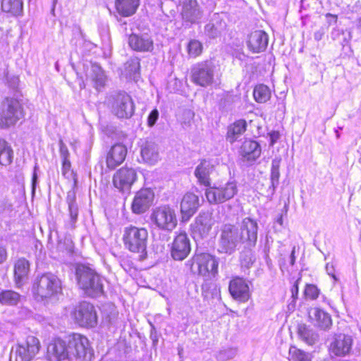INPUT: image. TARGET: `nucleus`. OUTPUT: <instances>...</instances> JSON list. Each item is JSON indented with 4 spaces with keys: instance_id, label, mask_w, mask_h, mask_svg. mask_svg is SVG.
<instances>
[{
    "instance_id": "864d4df0",
    "label": "nucleus",
    "mask_w": 361,
    "mask_h": 361,
    "mask_svg": "<svg viewBox=\"0 0 361 361\" xmlns=\"http://www.w3.org/2000/svg\"><path fill=\"white\" fill-rule=\"evenodd\" d=\"M37 166L35 167L34 172L32 173V192L34 194L36 188V185L37 183V175L36 172Z\"/></svg>"
},
{
    "instance_id": "7c9ffc66",
    "label": "nucleus",
    "mask_w": 361,
    "mask_h": 361,
    "mask_svg": "<svg viewBox=\"0 0 361 361\" xmlns=\"http://www.w3.org/2000/svg\"><path fill=\"white\" fill-rule=\"evenodd\" d=\"M247 123L244 119H239L228 126L226 134V140L231 144L238 141L245 132Z\"/></svg>"
},
{
    "instance_id": "b1692460",
    "label": "nucleus",
    "mask_w": 361,
    "mask_h": 361,
    "mask_svg": "<svg viewBox=\"0 0 361 361\" xmlns=\"http://www.w3.org/2000/svg\"><path fill=\"white\" fill-rule=\"evenodd\" d=\"M199 207V197L194 193L187 192L180 202L182 220L187 221L195 213Z\"/></svg>"
},
{
    "instance_id": "49530a36",
    "label": "nucleus",
    "mask_w": 361,
    "mask_h": 361,
    "mask_svg": "<svg viewBox=\"0 0 361 361\" xmlns=\"http://www.w3.org/2000/svg\"><path fill=\"white\" fill-rule=\"evenodd\" d=\"M289 354L293 361H310V355L295 347H291Z\"/></svg>"
},
{
    "instance_id": "a19ab883",
    "label": "nucleus",
    "mask_w": 361,
    "mask_h": 361,
    "mask_svg": "<svg viewBox=\"0 0 361 361\" xmlns=\"http://www.w3.org/2000/svg\"><path fill=\"white\" fill-rule=\"evenodd\" d=\"M188 55L192 58L199 56L203 49L202 43L197 39H191L187 47Z\"/></svg>"
},
{
    "instance_id": "393cba45",
    "label": "nucleus",
    "mask_w": 361,
    "mask_h": 361,
    "mask_svg": "<svg viewBox=\"0 0 361 361\" xmlns=\"http://www.w3.org/2000/svg\"><path fill=\"white\" fill-rule=\"evenodd\" d=\"M309 317L311 322L321 329L328 330L332 325L330 314L319 308H311L309 311Z\"/></svg>"
},
{
    "instance_id": "f8f14e48",
    "label": "nucleus",
    "mask_w": 361,
    "mask_h": 361,
    "mask_svg": "<svg viewBox=\"0 0 361 361\" xmlns=\"http://www.w3.org/2000/svg\"><path fill=\"white\" fill-rule=\"evenodd\" d=\"M40 343L38 338L29 336L13 348L15 361H31L39 353Z\"/></svg>"
},
{
    "instance_id": "de8ad7c7",
    "label": "nucleus",
    "mask_w": 361,
    "mask_h": 361,
    "mask_svg": "<svg viewBox=\"0 0 361 361\" xmlns=\"http://www.w3.org/2000/svg\"><path fill=\"white\" fill-rule=\"evenodd\" d=\"M319 290L313 284H308L305 289V297L310 300H316L319 295Z\"/></svg>"
},
{
    "instance_id": "7ed1b4c3",
    "label": "nucleus",
    "mask_w": 361,
    "mask_h": 361,
    "mask_svg": "<svg viewBox=\"0 0 361 361\" xmlns=\"http://www.w3.org/2000/svg\"><path fill=\"white\" fill-rule=\"evenodd\" d=\"M149 219L152 226L162 231L171 232L178 225L176 210L169 204L154 207L152 210Z\"/></svg>"
},
{
    "instance_id": "37998d69",
    "label": "nucleus",
    "mask_w": 361,
    "mask_h": 361,
    "mask_svg": "<svg viewBox=\"0 0 361 361\" xmlns=\"http://www.w3.org/2000/svg\"><path fill=\"white\" fill-rule=\"evenodd\" d=\"M280 163L281 159L275 158L272 160L271 170V182L273 188L276 187L279 184V179L280 177Z\"/></svg>"
},
{
    "instance_id": "69168bd1",
    "label": "nucleus",
    "mask_w": 361,
    "mask_h": 361,
    "mask_svg": "<svg viewBox=\"0 0 361 361\" xmlns=\"http://www.w3.org/2000/svg\"><path fill=\"white\" fill-rule=\"evenodd\" d=\"M71 250H72V246H71V245H69L66 248V250L67 252H71Z\"/></svg>"
},
{
    "instance_id": "8fccbe9b",
    "label": "nucleus",
    "mask_w": 361,
    "mask_h": 361,
    "mask_svg": "<svg viewBox=\"0 0 361 361\" xmlns=\"http://www.w3.org/2000/svg\"><path fill=\"white\" fill-rule=\"evenodd\" d=\"M13 204L7 199L0 200V214L4 212H10L12 210Z\"/></svg>"
},
{
    "instance_id": "9d476101",
    "label": "nucleus",
    "mask_w": 361,
    "mask_h": 361,
    "mask_svg": "<svg viewBox=\"0 0 361 361\" xmlns=\"http://www.w3.org/2000/svg\"><path fill=\"white\" fill-rule=\"evenodd\" d=\"M71 315L75 322L80 326L92 328L97 324L96 310L90 302H80L73 308Z\"/></svg>"
},
{
    "instance_id": "5fc2aeb1",
    "label": "nucleus",
    "mask_w": 361,
    "mask_h": 361,
    "mask_svg": "<svg viewBox=\"0 0 361 361\" xmlns=\"http://www.w3.org/2000/svg\"><path fill=\"white\" fill-rule=\"evenodd\" d=\"M279 137H280V135H279V132H276V131L271 132L270 133V145L273 146L277 142V140L279 139Z\"/></svg>"
},
{
    "instance_id": "f257e3e1",
    "label": "nucleus",
    "mask_w": 361,
    "mask_h": 361,
    "mask_svg": "<svg viewBox=\"0 0 361 361\" xmlns=\"http://www.w3.org/2000/svg\"><path fill=\"white\" fill-rule=\"evenodd\" d=\"M75 275L78 286L87 295L97 297L103 293L102 279L92 269L84 264H78Z\"/></svg>"
},
{
    "instance_id": "c756f323",
    "label": "nucleus",
    "mask_w": 361,
    "mask_h": 361,
    "mask_svg": "<svg viewBox=\"0 0 361 361\" xmlns=\"http://www.w3.org/2000/svg\"><path fill=\"white\" fill-rule=\"evenodd\" d=\"M140 60L137 57L130 58L123 65L121 75L128 80H137L140 77Z\"/></svg>"
},
{
    "instance_id": "dca6fc26",
    "label": "nucleus",
    "mask_w": 361,
    "mask_h": 361,
    "mask_svg": "<svg viewBox=\"0 0 361 361\" xmlns=\"http://www.w3.org/2000/svg\"><path fill=\"white\" fill-rule=\"evenodd\" d=\"M46 357L48 361H66L71 359L68 343L61 338L51 340L47 347Z\"/></svg>"
},
{
    "instance_id": "a878e982",
    "label": "nucleus",
    "mask_w": 361,
    "mask_h": 361,
    "mask_svg": "<svg viewBox=\"0 0 361 361\" xmlns=\"http://www.w3.org/2000/svg\"><path fill=\"white\" fill-rule=\"evenodd\" d=\"M268 35L262 30H255L248 37L247 47L254 53H259L267 48Z\"/></svg>"
},
{
    "instance_id": "a211bd4d",
    "label": "nucleus",
    "mask_w": 361,
    "mask_h": 361,
    "mask_svg": "<svg viewBox=\"0 0 361 361\" xmlns=\"http://www.w3.org/2000/svg\"><path fill=\"white\" fill-rule=\"evenodd\" d=\"M154 197V194L151 189H141L133 198L131 204L132 212L136 214L145 213L152 204Z\"/></svg>"
},
{
    "instance_id": "2f4dec72",
    "label": "nucleus",
    "mask_w": 361,
    "mask_h": 361,
    "mask_svg": "<svg viewBox=\"0 0 361 361\" xmlns=\"http://www.w3.org/2000/svg\"><path fill=\"white\" fill-rule=\"evenodd\" d=\"M30 263L24 258L19 259L14 266L15 281L18 287L22 286L27 279Z\"/></svg>"
},
{
    "instance_id": "bb28decb",
    "label": "nucleus",
    "mask_w": 361,
    "mask_h": 361,
    "mask_svg": "<svg viewBox=\"0 0 361 361\" xmlns=\"http://www.w3.org/2000/svg\"><path fill=\"white\" fill-rule=\"evenodd\" d=\"M182 6L183 18L191 23L197 22L201 18V13L196 0H180Z\"/></svg>"
},
{
    "instance_id": "5701e85b",
    "label": "nucleus",
    "mask_w": 361,
    "mask_h": 361,
    "mask_svg": "<svg viewBox=\"0 0 361 361\" xmlns=\"http://www.w3.org/2000/svg\"><path fill=\"white\" fill-rule=\"evenodd\" d=\"M140 157L143 163L154 165L160 160L158 145L152 140H145L140 145Z\"/></svg>"
},
{
    "instance_id": "774afa93",
    "label": "nucleus",
    "mask_w": 361,
    "mask_h": 361,
    "mask_svg": "<svg viewBox=\"0 0 361 361\" xmlns=\"http://www.w3.org/2000/svg\"><path fill=\"white\" fill-rule=\"evenodd\" d=\"M322 361H332V360L331 359H324V360H323Z\"/></svg>"
},
{
    "instance_id": "0e129e2a",
    "label": "nucleus",
    "mask_w": 361,
    "mask_h": 361,
    "mask_svg": "<svg viewBox=\"0 0 361 361\" xmlns=\"http://www.w3.org/2000/svg\"><path fill=\"white\" fill-rule=\"evenodd\" d=\"M277 222L280 224V225H282L283 224V219H282V216H281L278 219H277Z\"/></svg>"
},
{
    "instance_id": "ea45409f",
    "label": "nucleus",
    "mask_w": 361,
    "mask_h": 361,
    "mask_svg": "<svg viewBox=\"0 0 361 361\" xmlns=\"http://www.w3.org/2000/svg\"><path fill=\"white\" fill-rule=\"evenodd\" d=\"M253 96L258 103H264L270 99L271 91L267 85H258L254 89Z\"/></svg>"
},
{
    "instance_id": "0eeeda50",
    "label": "nucleus",
    "mask_w": 361,
    "mask_h": 361,
    "mask_svg": "<svg viewBox=\"0 0 361 361\" xmlns=\"http://www.w3.org/2000/svg\"><path fill=\"white\" fill-rule=\"evenodd\" d=\"M68 345L71 352V357L82 361H90L94 352L90 346L88 338L80 334H72L68 337Z\"/></svg>"
},
{
    "instance_id": "39448f33",
    "label": "nucleus",
    "mask_w": 361,
    "mask_h": 361,
    "mask_svg": "<svg viewBox=\"0 0 361 361\" xmlns=\"http://www.w3.org/2000/svg\"><path fill=\"white\" fill-rule=\"evenodd\" d=\"M188 263H190V269L194 274L215 276L218 273L219 262L209 253H196Z\"/></svg>"
},
{
    "instance_id": "20e7f679",
    "label": "nucleus",
    "mask_w": 361,
    "mask_h": 361,
    "mask_svg": "<svg viewBox=\"0 0 361 361\" xmlns=\"http://www.w3.org/2000/svg\"><path fill=\"white\" fill-rule=\"evenodd\" d=\"M61 290V284L59 278L54 274L47 273L35 279L32 292L36 299L51 298Z\"/></svg>"
},
{
    "instance_id": "603ef678",
    "label": "nucleus",
    "mask_w": 361,
    "mask_h": 361,
    "mask_svg": "<svg viewBox=\"0 0 361 361\" xmlns=\"http://www.w3.org/2000/svg\"><path fill=\"white\" fill-rule=\"evenodd\" d=\"M71 166L69 159L66 157H64L62 163V171L64 175L70 170Z\"/></svg>"
},
{
    "instance_id": "338daca9",
    "label": "nucleus",
    "mask_w": 361,
    "mask_h": 361,
    "mask_svg": "<svg viewBox=\"0 0 361 361\" xmlns=\"http://www.w3.org/2000/svg\"><path fill=\"white\" fill-rule=\"evenodd\" d=\"M358 27L361 28V17L358 19Z\"/></svg>"
},
{
    "instance_id": "1a4fd4ad",
    "label": "nucleus",
    "mask_w": 361,
    "mask_h": 361,
    "mask_svg": "<svg viewBox=\"0 0 361 361\" xmlns=\"http://www.w3.org/2000/svg\"><path fill=\"white\" fill-rule=\"evenodd\" d=\"M238 192L235 181H228L218 186L214 185L206 189L205 195L211 204H221L232 199Z\"/></svg>"
},
{
    "instance_id": "4468645a",
    "label": "nucleus",
    "mask_w": 361,
    "mask_h": 361,
    "mask_svg": "<svg viewBox=\"0 0 361 361\" xmlns=\"http://www.w3.org/2000/svg\"><path fill=\"white\" fill-rule=\"evenodd\" d=\"M241 242L238 228L231 224H226L221 230L218 250L221 253L231 254L237 245Z\"/></svg>"
},
{
    "instance_id": "79ce46f5",
    "label": "nucleus",
    "mask_w": 361,
    "mask_h": 361,
    "mask_svg": "<svg viewBox=\"0 0 361 361\" xmlns=\"http://www.w3.org/2000/svg\"><path fill=\"white\" fill-rule=\"evenodd\" d=\"M225 27V23H220L219 25L214 23H209L205 25L204 32L210 38H215L219 36L223 28Z\"/></svg>"
},
{
    "instance_id": "4be33fe9",
    "label": "nucleus",
    "mask_w": 361,
    "mask_h": 361,
    "mask_svg": "<svg viewBox=\"0 0 361 361\" xmlns=\"http://www.w3.org/2000/svg\"><path fill=\"white\" fill-rule=\"evenodd\" d=\"M128 44L130 48L137 51H152L154 42L148 33H133L128 37Z\"/></svg>"
},
{
    "instance_id": "09e8293b",
    "label": "nucleus",
    "mask_w": 361,
    "mask_h": 361,
    "mask_svg": "<svg viewBox=\"0 0 361 361\" xmlns=\"http://www.w3.org/2000/svg\"><path fill=\"white\" fill-rule=\"evenodd\" d=\"M159 113L157 109H153L148 116L147 125L152 127L159 118Z\"/></svg>"
},
{
    "instance_id": "6e6552de",
    "label": "nucleus",
    "mask_w": 361,
    "mask_h": 361,
    "mask_svg": "<svg viewBox=\"0 0 361 361\" xmlns=\"http://www.w3.org/2000/svg\"><path fill=\"white\" fill-rule=\"evenodd\" d=\"M215 65L212 61L195 63L191 68L192 81L201 87L211 85L214 81Z\"/></svg>"
},
{
    "instance_id": "f03ea898",
    "label": "nucleus",
    "mask_w": 361,
    "mask_h": 361,
    "mask_svg": "<svg viewBox=\"0 0 361 361\" xmlns=\"http://www.w3.org/2000/svg\"><path fill=\"white\" fill-rule=\"evenodd\" d=\"M123 241L126 248L130 252L139 253L142 258L146 257L148 231L145 228L133 225L125 227Z\"/></svg>"
},
{
    "instance_id": "6ab92c4d",
    "label": "nucleus",
    "mask_w": 361,
    "mask_h": 361,
    "mask_svg": "<svg viewBox=\"0 0 361 361\" xmlns=\"http://www.w3.org/2000/svg\"><path fill=\"white\" fill-rule=\"evenodd\" d=\"M353 342L350 336L341 334L336 335L330 343L329 352L335 356H345L350 353Z\"/></svg>"
},
{
    "instance_id": "bf43d9fd",
    "label": "nucleus",
    "mask_w": 361,
    "mask_h": 361,
    "mask_svg": "<svg viewBox=\"0 0 361 361\" xmlns=\"http://www.w3.org/2000/svg\"><path fill=\"white\" fill-rule=\"evenodd\" d=\"M7 258V252L4 247H0V264L3 263Z\"/></svg>"
},
{
    "instance_id": "72a5a7b5",
    "label": "nucleus",
    "mask_w": 361,
    "mask_h": 361,
    "mask_svg": "<svg viewBox=\"0 0 361 361\" xmlns=\"http://www.w3.org/2000/svg\"><path fill=\"white\" fill-rule=\"evenodd\" d=\"M87 79L90 80L94 87L98 91L105 85L106 76L101 67L98 65H92L91 71L87 75Z\"/></svg>"
},
{
    "instance_id": "473e14b6",
    "label": "nucleus",
    "mask_w": 361,
    "mask_h": 361,
    "mask_svg": "<svg viewBox=\"0 0 361 361\" xmlns=\"http://www.w3.org/2000/svg\"><path fill=\"white\" fill-rule=\"evenodd\" d=\"M212 171V166L210 162L203 160L196 167L195 171V176L197 178L198 182L204 185L209 186L210 184L209 175Z\"/></svg>"
},
{
    "instance_id": "680f3d73",
    "label": "nucleus",
    "mask_w": 361,
    "mask_h": 361,
    "mask_svg": "<svg viewBox=\"0 0 361 361\" xmlns=\"http://www.w3.org/2000/svg\"><path fill=\"white\" fill-rule=\"evenodd\" d=\"M340 35L339 33V30H336V29H334L332 32H331V37L334 40L336 39H337V36H338Z\"/></svg>"
},
{
    "instance_id": "4d7b16f0",
    "label": "nucleus",
    "mask_w": 361,
    "mask_h": 361,
    "mask_svg": "<svg viewBox=\"0 0 361 361\" xmlns=\"http://www.w3.org/2000/svg\"><path fill=\"white\" fill-rule=\"evenodd\" d=\"M291 293H292V298H293V300H295L298 298V281H296L295 283V284L293 285V286L291 288Z\"/></svg>"
},
{
    "instance_id": "c03bdc74",
    "label": "nucleus",
    "mask_w": 361,
    "mask_h": 361,
    "mask_svg": "<svg viewBox=\"0 0 361 361\" xmlns=\"http://www.w3.org/2000/svg\"><path fill=\"white\" fill-rule=\"evenodd\" d=\"M237 352L238 350L235 348H224L217 353L216 358L219 361H227L235 357Z\"/></svg>"
},
{
    "instance_id": "a18cd8bd",
    "label": "nucleus",
    "mask_w": 361,
    "mask_h": 361,
    "mask_svg": "<svg viewBox=\"0 0 361 361\" xmlns=\"http://www.w3.org/2000/svg\"><path fill=\"white\" fill-rule=\"evenodd\" d=\"M298 334L308 344H312L317 339V335L305 325L299 326Z\"/></svg>"
},
{
    "instance_id": "3c124183",
    "label": "nucleus",
    "mask_w": 361,
    "mask_h": 361,
    "mask_svg": "<svg viewBox=\"0 0 361 361\" xmlns=\"http://www.w3.org/2000/svg\"><path fill=\"white\" fill-rule=\"evenodd\" d=\"M326 271L328 275L331 276L332 279L335 281H337L338 280V279L337 278V276L335 274V268H334V264L332 263H327L326 264Z\"/></svg>"
},
{
    "instance_id": "e433bc0d",
    "label": "nucleus",
    "mask_w": 361,
    "mask_h": 361,
    "mask_svg": "<svg viewBox=\"0 0 361 361\" xmlns=\"http://www.w3.org/2000/svg\"><path fill=\"white\" fill-rule=\"evenodd\" d=\"M13 159V150L8 143L0 139V164L7 166Z\"/></svg>"
},
{
    "instance_id": "2eb2a0df",
    "label": "nucleus",
    "mask_w": 361,
    "mask_h": 361,
    "mask_svg": "<svg viewBox=\"0 0 361 361\" xmlns=\"http://www.w3.org/2000/svg\"><path fill=\"white\" fill-rule=\"evenodd\" d=\"M137 178V174L135 169L122 167L114 174L113 184L119 191L128 193Z\"/></svg>"
},
{
    "instance_id": "4c0bfd02",
    "label": "nucleus",
    "mask_w": 361,
    "mask_h": 361,
    "mask_svg": "<svg viewBox=\"0 0 361 361\" xmlns=\"http://www.w3.org/2000/svg\"><path fill=\"white\" fill-rule=\"evenodd\" d=\"M20 295L13 290H4L0 293V302L5 305H16L20 301Z\"/></svg>"
},
{
    "instance_id": "f704fd0d",
    "label": "nucleus",
    "mask_w": 361,
    "mask_h": 361,
    "mask_svg": "<svg viewBox=\"0 0 361 361\" xmlns=\"http://www.w3.org/2000/svg\"><path fill=\"white\" fill-rule=\"evenodd\" d=\"M140 5V0H116V8L123 16H130L135 13Z\"/></svg>"
},
{
    "instance_id": "ddd939ff",
    "label": "nucleus",
    "mask_w": 361,
    "mask_h": 361,
    "mask_svg": "<svg viewBox=\"0 0 361 361\" xmlns=\"http://www.w3.org/2000/svg\"><path fill=\"white\" fill-rule=\"evenodd\" d=\"M111 111L118 118H130L134 114L135 106L131 97L125 92L113 95L110 100Z\"/></svg>"
},
{
    "instance_id": "423d86ee",
    "label": "nucleus",
    "mask_w": 361,
    "mask_h": 361,
    "mask_svg": "<svg viewBox=\"0 0 361 361\" xmlns=\"http://www.w3.org/2000/svg\"><path fill=\"white\" fill-rule=\"evenodd\" d=\"M23 116V109L16 99L6 98L0 104V127H9Z\"/></svg>"
},
{
    "instance_id": "6e6d98bb",
    "label": "nucleus",
    "mask_w": 361,
    "mask_h": 361,
    "mask_svg": "<svg viewBox=\"0 0 361 361\" xmlns=\"http://www.w3.org/2000/svg\"><path fill=\"white\" fill-rule=\"evenodd\" d=\"M326 19L329 25L335 24L337 21V16L331 13L326 15Z\"/></svg>"
},
{
    "instance_id": "9b49d317",
    "label": "nucleus",
    "mask_w": 361,
    "mask_h": 361,
    "mask_svg": "<svg viewBox=\"0 0 361 361\" xmlns=\"http://www.w3.org/2000/svg\"><path fill=\"white\" fill-rule=\"evenodd\" d=\"M215 224L212 214L200 212L195 218L193 223L190 224L191 234L193 238L197 241L205 239L212 235V230Z\"/></svg>"
},
{
    "instance_id": "aec40b11",
    "label": "nucleus",
    "mask_w": 361,
    "mask_h": 361,
    "mask_svg": "<svg viewBox=\"0 0 361 361\" xmlns=\"http://www.w3.org/2000/svg\"><path fill=\"white\" fill-rule=\"evenodd\" d=\"M257 221L250 218H245L241 222L239 233L241 243L250 247L255 246L257 240Z\"/></svg>"
},
{
    "instance_id": "412c9836",
    "label": "nucleus",
    "mask_w": 361,
    "mask_h": 361,
    "mask_svg": "<svg viewBox=\"0 0 361 361\" xmlns=\"http://www.w3.org/2000/svg\"><path fill=\"white\" fill-rule=\"evenodd\" d=\"M190 240L186 233L177 235L171 245V255L175 260H183L190 252Z\"/></svg>"
},
{
    "instance_id": "c9c22d12",
    "label": "nucleus",
    "mask_w": 361,
    "mask_h": 361,
    "mask_svg": "<svg viewBox=\"0 0 361 361\" xmlns=\"http://www.w3.org/2000/svg\"><path fill=\"white\" fill-rule=\"evenodd\" d=\"M2 11L10 13L14 16H21L23 11L22 0H2Z\"/></svg>"
},
{
    "instance_id": "cd10ccee",
    "label": "nucleus",
    "mask_w": 361,
    "mask_h": 361,
    "mask_svg": "<svg viewBox=\"0 0 361 361\" xmlns=\"http://www.w3.org/2000/svg\"><path fill=\"white\" fill-rule=\"evenodd\" d=\"M127 150L123 145H114L106 156V165L109 169H114L126 159Z\"/></svg>"
},
{
    "instance_id": "052dcab7",
    "label": "nucleus",
    "mask_w": 361,
    "mask_h": 361,
    "mask_svg": "<svg viewBox=\"0 0 361 361\" xmlns=\"http://www.w3.org/2000/svg\"><path fill=\"white\" fill-rule=\"evenodd\" d=\"M295 248L291 252L290 256V264L291 265H293L295 264Z\"/></svg>"
},
{
    "instance_id": "f3484780",
    "label": "nucleus",
    "mask_w": 361,
    "mask_h": 361,
    "mask_svg": "<svg viewBox=\"0 0 361 361\" xmlns=\"http://www.w3.org/2000/svg\"><path fill=\"white\" fill-rule=\"evenodd\" d=\"M231 296L240 302H246L251 297L249 281L241 277H235L229 283Z\"/></svg>"
},
{
    "instance_id": "e2e57ef3",
    "label": "nucleus",
    "mask_w": 361,
    "mask_h": 361,
    "mask_svg": "<svg viewBox=\"0 0 361 361\" xmlns=\"http://www.w3.org/2000/svg\"><path fill=\"white\" fill-rule=\"evenodd\" d=\"M57 249L59 250V251H63L64 249H63V245L62 244L61 241H59V243H58V245H57Z\"/></svg>"
},
{
    "instance_id": "c85d7f7f",
    "label": "nucleus",
    "mask_w": 361,
    "mask_h": 361,
    "mask_svg": "<svg viewBox=\"0 0 361 361\" xmlns=\"http://www.w3.org/2000/svg\"><path fill=\"white\" fill-rule=\"evenodd\" d=\"M240 153L245 160L254 161L260 156L261 148L256 141L245 140L240 149Z\"/></svg>"
},
{
    "instance_id": "58836bf2",
    "label": "nucleus",
    "mask_w": 361,
    "mask_h": 361,
    "mask_svg": "<svg viewBox=\"0 0 361 361\" xmlns=\"http://www.w3.org/2000/svg\"><path fill=\"white\" fill-rule=\"evenodd\" d=\"M66 202L68 204L69 215L71 224L73 226L78 219V207L75 202V194L74 192H69L66 197Z\"/></svg>"
},
{
    "instance_id": "13d9d810",
    "label": "nucleus",
    "mask_w": 361,
    "mask_h": 361,
    "mask_svg": "<svg viewBox=\"0 0 361 361\" xmlns=\"http://www.w3.org/2000/svg\"><path fill=\"white\" fill-rule=\"evenodd\" d=\"M324 35V30L323 29H320L314 32V38L316 41L321 40Z\"/></svg>"
}]
</instances>
